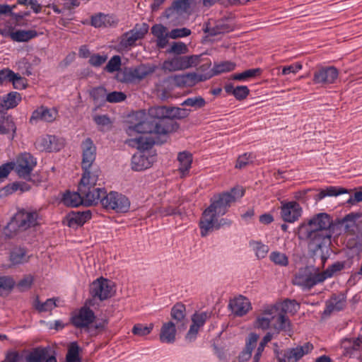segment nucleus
Instances as JSON below:
<instances>
[{"label":"nucleus","mask_w":362,"mask_h":362,"mask_svg":"<svg viewBox=\"0 0 362 362\" xmlns=\"http://www.w3.org/2000/svg\"><path fill=\"white\" fill-rule=\"evenodd\" d=\"M148 115L156 120H149L144 111L135 114L136 122H132L127 129L129 136L134 133H154L157 136L167 135L175 131L178 126L169 119V107L155 106L148 109Z\"/></svg>","instance_id":"nucleus-1"},{"label":"nucleus","mask_w":362,"mask_h":362,"mask_svg":"<svg viewBox=\"0 0 362 362\" xmlns=\"http://www.w3.org/2000/svg\"><path fill=\"white\" fill-rule=\"evenodd\" d=\"M332 225V220L330 216L325 213H320L298 226V238L306 240L309 248L316 252L330 245Z\"/></svg>","instance_id":"nucleus-2"},{"label":"nucleus","mask_w":362,"mask_h":362,"mask_svg":"<svg viewBox=\"0 0 362 362\" xmlns=\"http://www.w3.org/2000/svg\"><path fill=\"white\" fill-rule=\"evenodd\" d=\"M244 195L242 188H233L230 192L214 195L211 199L209 206L204 210L200 220L201 235L206 236L212 230L218 221V218L223 216L231 204Z\"/></svg>","instance_id":"nucleus-3"},{"label":"nucleus","mask_w":362,"mask_h":362,"mask_svg":"<svg viewBox=\"0 0 362 362\" xmlns=\"http://www.w3.org/2000/svg\"><path fill=\"white\" fill-rule=\"evenodd\" d=\"M255 325L262 329H272L276 333L286 329L290 326L288 318L278 312V306L274 305H264L257 317Z\"/></svg>","instance_id":"nucleus-4"},{"label":"nucleus","mask_w":362,"mask_h":362,"mask_svg":"<svg viewBox=\"0 0 362 362\" xmlns=\"http://www.w3.org/2000/svg\"><path fill=\"white\" fill-rule=\"evenodd\" d=\"M42 221L43 218L40 210L32 208L21 209L15 214L7 228L9 230H14L17 227L18 230L24 231L40 226Z\"/></svg>","instance_id":"nucleus-5"},{"label":"nucleus","mask_w":362,"mask_h":362,"mask_svg":"<svg viewBox=\"0 0 362 362\" xmlns=\"http://www.w3.org/2000/svg\"><path fill=\"white\" fill-rule=\"evenodd\" d=\"M98 175L97 172L91 171L90 168L83 170V176L78 185V191L81 192L85 196L86 201L88 202H97L100 199V196L105 194V190L96 187Z\"/></svg>","instance_id":"nucleus-6"},{"label":"nucleus","mask_w":362,"mask_h":362,"mask_svg":"<svg viewBox=\"0 0 362 362\" xmlns=\"http://www.w3.org/2000/svg\"><path fill=\"white\" fill-rule=\"evenodd\" d=\"M341 223L344 228V233L346 236H353V240H347L349 247H354L357 245L358 240L362 238V214L361 213H350L346 215Z\"/></svg>","instance_id":"nucleus-7"},{"label":"nucleus","mask_w":362,"mask_h":362,"mask_svg":"<svg viewBox=\"0 0 362 362\" xmlns=\"http://www.w3.org/2000/svg\"><path fill=\"white\" fill-rule=\"evenodd\" d=\"M103 207L107 210H112L117 213H126L130 209L129 199L117 192H110L100 196L99 201Z\"/></svg>","instance_id":"nucleus-8"},{"label":"nucleus","mask_w":362,"mask_h":362,"mask_svg":"<svg viewBox=\"0 0 362 362\" xmlns=\"http://www.w3.org/2000/svg\"><path fill=\"white\" fill-rule=\"evenodd\" d=\"M202 55L177 56L165 60L163 69L169 72L181 71L197 66L201 62Z\"/></svg>","instance_id":"nucleus-9"},{"label":"nucleus","mask_w":362,"mask_h":362,"mask_svg":"<svg viewBox=\"0 0 362 362\" xmlns=\"http://www.w3.org/2000/svg\"><path fill=\"white\" fill-rule=\"evenodd\" d=\"M334 273H298L293 280L294 284L309 289L333 276Z\"/></svg>","instance_id":"nucleus-10"},{"label":"nucleus","mask_w":362,"mask_h":362,"mask_svg":"<svg viewBox=\"0 0 362 362\" xmlns=\"http://www.w3.org/2000/svg\"><path fill=\"white\" fill-rule=\"evenodd\" d=\"M14 164V170L20 177L28 178L36 165V160L28 153L19 155Z\"/></svg>","instance_id":"nucleus-11"},{"label":"nucleus","mask_w":362,"mask_h":362,"mask_svg":"<svg viewBox=\"0 0 362 362\" xmlns=\"http://www.w3.org/2000/svg\"><path fill=\"white\" fill-rule=\"evenodd\" d=\"M148 32V25L136 24L133 29L124 33L119 40V46L122 48H128L135 45L137 40L142 39Z\"/></svg>","instance_id":"nucleus-12"},{"label":"nucleus","mask_w":362,"mask_h":362,"mask_svg":"<svg viewBox=\"0 0 362 362\" xmlns=\"http://www.w3.org/2000/svg\"><path fill=\"white\" fill-rule=\"evenodd\" d=\"M338 76L339 71L334 66H319L313 74V81L315 84H332L335 83Z\"/></svg>","instance_id":"nucleus-13"},{"label":"nucleus","mask_w":362,"mask_h":362,"mask_svg":"<svg viewBox=\"0 0 362 362\" xmlns=\"http://www.w3.org/2000/svg\"><path fill=\"white\" fill-rule=\"evenodd\" d=\"M91 293L100 300H106L113 293V284L107 279L99 278L92 283Z\"/></svg>","instance_id":"nucleus-14"},{"label":"nucleus","mask_w":362,"mask_h":362,"mask_svg":"<svg viewBox=\"0 0 362 362\" xmlns=\"http://www.w3.org/2000/svg\"><path fill=\"white\" fill-rule=\"evenodd\" d=\"M303 209L295 202H281V217L287 223H294L302 216Z\"/></svg>","instance_id":"nucleus-15"},{"label":"nucleus","mask_w":362,"mask_h":362,"mask_svg":"<svg viewBox=\"0 0 362 362\" xmlns=\"http://www.w3.org/2000/svg\"><path fill=\"white\" fill-rule=\"evenodd\" d=\"M343 355L349 358H361L362 352V337L344 338L341 341Z\"/></svg>","instance_id":"nucleus-16"},{"label":"nucleus","mask_w":362,"mask_h":362,"mask_svg":"<svg viewBox=\"0 0 362 362\" xmlns=\"http://www.w3.org/2000/svg\"><path fill=\"white\" fill-rule=\"evenodd\" d=\"M156 160V154L153 151H141L135 153L132 158V168L135 171H141L149 168Z\"/></svg>","instance_id":"nucleus-17"},{"label":"nucleus","mask_w":362,"mask_h":362,"mask_svg":"<svg viewBox=\"0 0 362 362\" xmlns=\"http://www.w3.org/2000/svg\"><path fill=\"white\" fill-rule=\"evenodd\" d=\"M82 153L81 167L83 170L91 168L96 157V146L93 141L87 138L81 144Z\"/></svg>","instance_id":"nucleus-18"},{"label":"nucleus","mask_w":362,"mask_h":362,"mask_svg":"<svg viewBox=\"0 0 362 362\" xmlns=\"http://www.w3.org/2000/svg\"><path fill=\"white\" fill-rule=\"evenodd\" d=\"M95 318L93 311L90 308L83 306L73 314L71 322L77 328H84L92 324Z\"/></svg>","instance_id":"nucleus-19"},{"label":"nucleus","mask_w":362,"mask_h":362,"mask_svg":"<svg viewBox=\"0 0 362 362\" xmlns=\"http://www.w3.org/2000/svg\"><path fill=\"white\" fill-rule=\"evenodd\" d=\"M210 317V313L208 312H197L192 316V325L186 334V339L192 341L197 336L199 329L204 326L206 321Z\"/></svg>","instance_id":"nucleus-20"},{"label":"nucleus","mask_w":362,"mask_h":362,"mask_svg":"<svg viewBox=\"0 0 362 362\" xmlns=\"http://www.w3.org/2000/svg\"><path fill=\"white\" fill-rule=\"evenodd\" d=\"M63 145V142L54 135H43L35 141L36 148L42 151H58Z\"/></svg>","instance_id":"nucleus-21"},{"label":"nucleus","mask_w":362,"mask_h":362,"mask_svg":"<svg viewBox=\"0 0 362 362\" xmlns=\"http://www.w3.org/2000/svg\"><path fill=\"white\" fill-rule=\"evenodd\" d=\"M313 349V346L310 343H305L303 346H298L288 350L283 356L279 358L280 362H297L303 356L309 354Z\"/></svg>","instance_id":"nucleus-22"},{"label":"nucleus","mask_w":362,"mask_h":362,"mask_svg":"<svg viewBox=\"0 0 362 362\" xmlns=\"http://www.w3.org/2000/svg\"><path fill=\"white\" fill-rule=\"evenodd\" d=\"M141 135L134 139H129L127 143L132 147L136 148L141 151H151V148L155 144V139L152 137L154 133H140Z\"/></svg>","instance_id":"nucleus-23"},{"label":"nucleus","mask_w":362,"mask_h":362,"mask_svg":"<svg viewBox=\"0 0 362 362\" xmlns=\"http://www.w3.org/2000/svg\"><path fill=\"white\" fill-rule=\"evenodd\" d=\"M57 115V110L41 106L33 112L30 123L34 124L39 122H52L56 119Z\"/></svg>","instance_id":"nucleus-24"},{"label":"nucleus","mask_w":362,"mask_h":362,"mask_svg":"<svg viewBox=\"0 0 362 362\" xmlns=\"http://www.w3.org/2000/svg\"><path fill=\"white\" fill-rule=\"evenodd\" d=\"M92 214L90 210L69 213L65 217L64 223L71 228H78L83 226L91 218Z\"/></svg>","instance_id":"nucleus-25"},{"label":"nucleus","mask_w":362,"mask_h":362,"mask_svg":"<svg viewBox=\"0 0 362 362\" xmlns=\"http://www.w3.org/2000/svg\"><path fill=\"white\" fill-rule=\"evenodd\" d=\"M228 306L231 312L237 316L245 315L251 308L250 300L243 296H239L231 299Z\"/></svg>","instance_id":"nucleus-26"},{"label":"nucleus","mask_w":362,"mask_h":362,"mask_svg":"<svg viewBox=\"0 0 362 362\" xmlns=\"http://www.w3.org/2000/svg\"><path fill=\"white\" fill-rule=\"evenodd\" d=\"M177 325L169 321L163 324L159 334L160 341L162 343L173 344L175 341L177 334Z\"/></svg>","instance_id":"nucleus-27"},{"label":"nucleus","mask_w":362,"mask_h":362,"mask_svg":"<svg viewBox=\"0 0 362 362\" xmlns=\"http://www.w3.org/2000/svg\"><path fill=\"white\" fill-rule=\"evenodd\" d=\"M86 199L85 196L82 194L81 192L78 190V192H67L64 194L62 201L66 206L71 207L78 206L80 204L90 206L98 204L97 202H88Z\"/></svg>","instance_id":"nucleus-28"},{"label":"nucleus","mask_w":362,"mask_h":362,"mask_svg":"<svg viewBox=\"0 0 362 362\" xmlns=\"http://www.w3.org/2000/svg\"><path fill=\"white\" fill-rule=\"evenodd\" d=\"M171 317L176 321L178 329H185L187 327V319L185 317V306L182 303L175 304L171 310Z\"/></svg>","instance_id":"nucleus-29"},{"label":"nucleus","mask_w":362,"mask_h":362,"mask_svg":"<svg viewBox=\"0 0 362 362\" xmlns=\"http://www.w3.org/2000/svg\"><path fill=\"white\" fill-rule=\"evenodd\" d=\"M10 262L12 264H21L29 260L30 255L24 247H13L10 252Z\"/></svg>","instance_id":"nucleus-30"},{"label":"nucleus","mask_w":362,"mask_h":362,"mask_svg":"<svg viewBox=\"0 0 362 362\" xmlns=\"http://www.w3.org/2000/svg\"><path fill=\"white\" fill-rule=\"evenodd\" d=\"M152 34L157 38V46L164 48L168 43L169 33L166 27L161 24H156L151 28Z\"/></svg>","instance_id":"nucleus-31"},{"label":"nucleus","mask_w":362,"mask_h":362,"mask_svg":"<svg viewBox=\"0 0 362 362\" xmlns=\"http://www.w3.org/2000/svg\"><path fill=\"white\" fill-rule=\"evenodd\" d=\"M346 305V296L343 293L337 296H333L326 303V308L325 313L329 314L334 311H339L342 310Z\"/></svg>","instance_id":"nucleus-32"},{"label":"nucleus","mask_w":362,"mask_h":362,"mask_svg":"<svg viewBox=\"0 0 362 362\" xmlns=\"http://www.w3.org/2000/svg\"><path fill=\"white\" fill-rule=\"evenodd\" d=\"M258 338V335L255 333L249 334L245 348L239 356V361L240 362L247 361L251 358L252 350L257 345Z\"/></svg>","instance_id":"nucleus-33"},{"label":"nucleus","mask_w":362,"mask_h":362,"mask_svg":"<svg viewBox=\"0 0 362 362\" xmlns=\"http://www.w3.org/2000/svg\"><path fill=\"white\" fill-rule=\"evenodd\" d=\"M9 37L15 42H28L37 36V33L34 30H18L8 33Z\"/></svg>","instance_id":"nucleus-34"},{"label":"nucleus","mask_w":362,"mask_h":362,"mask_svg":"<svg viewBox=\"0 0 362 362\" xmlns=\"http://www.w3.org/2000/svg\"><path fill=\"white\" fill-rule=\"evenodd\" d=\"M156 66L152 64H140L131 70L130 74L133 78L141 80L155 72Z\"/></svg>","instance_id":"nucleus-35"},{"label":"nucleus","mask_w":362,"mask_h":362,"mask_svg":"<svg viewBox=\"0 0 362 362\" xmlns=\"http://www.w3.org/2000/svg\"><path fill=\"white\" fill-rule=\"evenodd\" d=\"M177 160L180 163L179 171L182 177L186 176L191 168L192 156L191 153L183 151L178 154Z\"/></svg>","instance_id":"nucleus-36"},{"label":"nucleus","mask_w":362,"mask_h":362,"mask_svg":"<svg viewBox=\"0 0 362 362\" xmlns=\"http://www.w3.org/2000/svg\"><path fill=\"white\" fill-rule=\"evenodd\" d=\"M274 305L278 306V312L285 315L286 313L295 314L300 308V305L295 300L286 299Z\"/></svg>","instance_id":"nucleus-37"},{"label":"nucleus","mask_w":362,"mask_h":362,"mask_svg":"<svg viewBox=\"0 0 362 362\" xmlns=\"http://www.w3.org/2000/svg\"><path fill=\"white\" fill-rule=\"evenodd\" d=\"M16 130L13 117L0 112V134H6L10 132L15 133Z\"/></svg>","instance_id":"nucleus-38"},{"label":"nucleus","mask_w":362,"mask_h":362,"mask_svg":"<svg viewBox=\"0 0 362 362\" xmlns=\"http://www.w3.org/2000/svg\"><path fill=\"white\" fill-rule=\"evenodd\" d=\"M48 351L46 348H37L24 358L26 362H41L50 356L48 354Z\"/></svg>","instance_id":"nucleus-39"},{"label":"nucleus","mask_w":362,"mask_h":362,"mask_svg":"<svg viewBox=\"0 0 362 362\" xmlns=\"http://www.w3.org/2000/svg\"><path fill=\"white\" fill-rule=\"evenodd\" d=\"M30 189V186L24 182H15L11 184H9L5 186L2 189V193L4 195H9L11 194L18 190L21 192H27Z\"/></svg>","instance_id":"nucleus-40"},{"label":"nucleus","mask_w":362,"mask_h":362,"mask_svg":"<svg viewBox=\"0 0 362 362\" xmlns=\"http://www.w3.org/2000/svg\"><path fill=\"white\" fill-rule=\"evenodd\" d=\"M225 89L228 93L233 94L239 100L246 98L250 93V90L246 86L233 87L232 85H227Z\"/></svg>","instance_id":"nucleus-41"},{"label":"nucleus","mask_w":362,"mask_h":362,"mask_svg":"<svg viewBox=\"0 0 362 362\" xmlns=\"http://www.w3.org/2000/svg\"><path fill=\"white\" fill-rule=\"evenodd\" d=\"M21 100V94L18 92H11L4 97L1 106L8 110L16 107Z\"/></svg>","instance_id":"nucleus-42"},{"label":"nucleus","mask_w":362,"mask_h":362,"mask_svg":"<svg viewBox=\"0 0 362 362\" xmlns=\"http://www.w3.org/2000/svg\"><path fill=\"white\" fill-rule=\"evenodd\" d=\"M56 299L49 298L44 303L40 302L38 297L34 300L33 307L39 312H49L57 307Z\"/></svg>","instance_id":"nucleus-43"},{"label":"nucleus","mask_w":362,"mask_h":362,"mask_svg":"<svg viewBox=\"0 0 362 362\" xmlns=\"http://www.w3.org/2000/svg\"><path fill=\"white\" fill-rule=\"evenodd\" d=\"M81 348L77 342L73 341L68 346V351L66 356V362H81L79 356Z\"/></svg>","instance_id":"nucleus-44"},{"label":"nucleus","mask_w":362,"mask_h":362,"mask_svg":"<svg viewBox=\"0 0 362 362\" xmlns=\"http://www.w3.org/2000/svg\"><path fill=\"white\" fill-rule=\"evenodd\" d=\"M189 110L176 107H169V119H184L189 115Z\"/></svg>","instance_id":"nucleus-45"},{"label":"nucleus","mask_w":362,"mask_h":362,"mask_svg":"<svg viewBox=\"0 0 362 362\" xmlns=\"http://www.w3.org/2000/svg\"><path fill=\"white\" fill-rule=\"evenodd\" d=\"M153 324L150 323L148 325L143 324H136L132 328V333L139 337H144L149 334L153 329Z\"/></svg>","instance_id":"nucleus-46"},{"label":"nucleus","mask_w":362,"mask_h":362,"mask_svg":"<svg viewBox=\"0 0 362 362\" xmlns=\"http://www.w3.org/2000/svg\"><path fill=\"white\" fill-rule=\"evenodd\" d=\"M15 286V281L8 276H0V296L8 293Z\"/></svg>","instance_id":"nucleus-47"},{"label":"nucleus","mask_w":362,"mask_h":362,"mask_svg":"<svg viewBox=\"0 0 362 362\" xmlns=\"http://www.w3.org/2000/svg\"><path fill=\"white\" fill-rule=\"evenodd\" d=\"M181 105L183 106H189L197 110L204 107L206 101L202 97L197 96L187 98Z\"/></svg>","instance_id":"nucleus-48"},{"label":"nucleus","mask_w":362,"mask_h":362,"mask_svg":"<svg viewBox=\"0 0 362 362\" xmlns=\"http://www.w3.org/2000/svg\"><path fill=\"white\" fill-rule=\"evenodd\" d=\"M90 94L95 103H101L106 101L107 91L103 87L93 88Z\"/></svg>","instance_id":"nucleus-49"},{"label":"nucleus","mask_w":362,"mask_h":362,"mask_svg":"<svg viewBox=\"0 0 362 362\" xmlns=\"http://www.w3.org/2000/svg\"><path fill=\"white\" fill-rule=\"evenodd\" d=\"M235 67V64L231 62H223L219 64H215L213 68V71L215 74H219L233 71Z\"/></svg>","instance_id":"nucleus-50"},{"label":"nucleus","mask_w":362,"mask_h":362,"mask_svg":"<svg viewBox=\"0 0 362 362\" xmlns=\"http://www.w3.org/2000/svg\"><path fill=\"white\" fill-rule=\"evenodd\" d=\"M110 16L100 13L99 15L92 17L91 24H92V25H93L95 28H100L102 26L106 27V26L110 25Z\"/></svg>","instance_id":"nucleus-51"},{"label":"nucleus","mask_w":362,"mask_h":362,"mask_svg":"<svg viewBox=\"0 0 362 362\" xmlns=\"http://www.w3.org/2000/svg\"><path fill=\"white\" fill-rule=\"evenodd\" d=\"M269 258L274 264L281 266H286L288 263L287 256L280 252H272L270 254Z\"/></svg>","instance_id":"nucleus-52"},{"label":"nucleus","mask_w":362,"mask_h":362,"mask_svg":"<svg viewBox=\"0 0 362 362\" xmlns=\"http://www.w3.org/2000/svg\"><path fill=\"white\" fill-rule=\"evenodd\" d=\"M253 158L252 153H244L240 156L237 159L235 168L242 169L246 167L250 163L252 162Z\"/></svg>","instance_id":"nucleus-53"},{"label":"nucleus","mask_w":362,"mask_h":362,"mask_svg":"<svg viewBox=\"0 0 362 362\" xmlns=\"http://www.w3.org/2000/svg\"><path fill=\"white\" fill-rule=\"evenodd\" d=\"M252 245L258 258H264L269 252V247L261 243L254 242Z\"/></svg>","instance_id":"nucleus-54"},{"label":"nucleus","mask_w":362,"mask_h":362,"mask_svg":"<svg viewBox=\"0 0 362 362\" xmlns=\"http://www.w3.org/2000/svg\"><path fill=\"white\" fill-rule=\"evenodd\" d=\"M187 51L188 48L184 42H173L171 45L170 49L168 50V52L174 53L176 54H182L187 53Z\"/></svg>","instance_id":"nucleus-55"},{"label":"nucleus","mask_w":362,"mask_h":362,"mask_svg":"<svg viewBox=\"0 0 362 362\" xmlns=\"http://www.w3.org/2000/svg\"><path fill=\"white\" fill-rule=\"evenodd\" d=\"M120 65L121 59L119 56L116 55L110 59L105 69L107 71L112 73L119 69Z\"/></svg>","instance_id":"nucleus-56"},{"label":"nucleus","mask_w":362,"mask_h":362,"mask_svg":"<svg viewBox=\"0 0 362 362\" xmlns=\"http://www.w3.org/2000/svg\"><path fill=\"white\" fill-rule=\"evenodd\" d=\"M201 81L202 79L200 76L195 73H189L184 74V81L185 87H192Z\"/></svg>","instance_id":"nucleus-57"},{"label":"nucleus","mask_w":362,"mask_h":362,"mask_svg":"<svg viewBox=\"0 0 362 362\" xmlns=\"http://www.w3.org/2000/svg\"><path fill=\"white\" fill-rule=\"evenodd\" d=\"M125 98L126 95L122 92L113 91L112 93H107L106 101L111 103H115L122 102L124 100Z\"/></svg>","instance_id":"nucleus-58"},{"label":"nucleus","mask_w":362,"mask_h":362,"mask_svg":"<svg viewBox=\"0 0 362 362\" xmlns=\"http://www.w3.org/2000/svg\"><path fill=\"white\" fill-rule=\"evenodd\" d=\"M191 34V30L186 28H176L172 30L169 33V37L172 39H177L179 37H183L189 36Z\"/></svg>","instance_id":"nucleus-59"},{"label":"nucleus","mask_w":362,"mask_h":362,"mask_svg":"<svg viewBox=\"0 0 362 362\" xmlns=\"http://www.w3.org/2000/svg\"><path fill=\"white\" fill-rule=\"evenodd\" d=\"M189 6V0H175L170 9L179 11H186Z\"/></svg>","instance_id":"nucleus-60"},{"label":"nucleus","mask_w":362,"mask_h":362,"mask_svg":"<svg viewBox=\"0 0 362 362\" xmlns=\"http://www.w3.org/2000/svg\"><path fill=\"white\" fill-rule=\"evenodd\" d=\"M166 81L177 87H185L184 74H177L168 77Z\"/></svg>","instance_id":"nucleus-61"},{"label":"nucleus","mask_w":362,"mask_h":362,"mask_svg":"<svg viewBox=\"0 0 362 362\" xmlns=\"http://www.w3.org/2000/svg\"><path fill=\"white\" fill-rule=\"evenodd\" d=\"M302 64L300 63H295L289 66H286L282 68V75H288L291 73L296 74L298 71L302 69Z\"/></svg>","instance_id":"nucleus-62"},{"label":"nucleus","mask_w":362,"mask_h":362,"mask_svg":"<svg viewBox=\"0 0 362 362\" xmlns=\"http://www.w3.org/2000/svg\"><path fill=\"white\" fill-rule=\"evenodd\" d=\"M327 196L329 197H337L338 195L347 193L348 190L346 189L342 188V187H337L334 186L328 187L325 189Z\"/></svg>","instance_id":"nucleus-63"},{"label":"nucleus","mask_w":362,"mask_h":362,"mask_svg":"<svg viewBox=\"0 0 362 362\" xmlns=\"http://www.w3.org/2000/svg\"><path fill=\"white\" fill-rule=\"evenodd\" d=\"M107 57L105 55L93 54L89 59V63L94 66H99L105 62Z\"/></svg>","instance_id":"nucleus-64"}]
</instances>
